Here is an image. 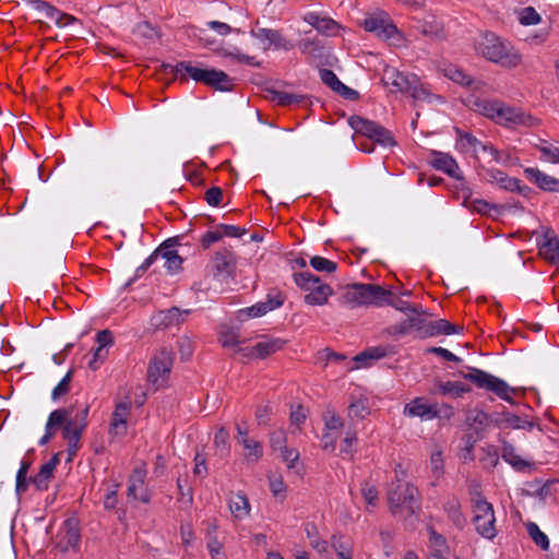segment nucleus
<instances>
[{"instance_id":"obj_35","label":"nucleus","mask_w":559,"mask_h":559,"mask_svg":"<svg viewBox=\"0 0 559 559\" xmlns=\"http://www.w3.org/2000/svg\"><path fill=\"white\" fill-rule=\"evenodd\" d=\"M489 421L488 414L483 411H471L466 416V424L477 433L483 432Z\"/></svg>"},{"instance_id":"obj_54","label":"nucleus","mask_w":559,"mask_h":559,"mask_svg":"<svg viewBox=\"0 0 559 559\" xmlns=\"http://www.w3.org/2000/svg\"><path fill=\"white\" fill-rule=\"evenodd\" d=\"M421 34L427 37L438 39L443 36V27L436 21H425L421 25Z\"/></svg>"},{"instance_id":"obj_38","label":"nucleus","mask_w":559,"mask_h":559,"mask_svg":"<svg viewBox=\"0 0 559 559\" xmlns=\"http://www.w3.org/2000/svg\"><path fill=\"white\" fill-rule=\"evenodd\" d=\"M370 304L376 307H382L384 305L388 306V301L390 300V297L393 296V292L390 289H385L380 285L371 284L370 289Z\"/></svg>"},{"instance_id":"obj_40","label":"nucleus","mask_w":559,"mask_h":559,"mask_svg":"<svg viewBox=\"0 0 559 559\" xmlns=\"http://www.w3.org/2000/svg\"><path fill=\"white\" fill-rule=\"evenodd\" d=\"M503 417L508 428L531 430L534 427L533 421L527 417L523 418L507 411H503Z\"/></svg>"},{"instance_id":"obj_19","label":"nucleus","mask_w":559,"mask_h":559,"mask_svg":"<svg viewBox=\"0 0 559 559\" xmlns=\"http://www.w3.org/2000/svg\"><path fill=\"white\" fill-rule=\"evenodd\" d=\"M266 93L272 102H276L281 106H308L310 104L306 95L281 92L274 88H266Z\"/></svg>"},{"instance_id":"obj_13","label":"nucleus","mask_w":559,"mask_h":559,"mask_svg":"<svg viewBox=\"0 0 559 559\" xmlns=\"http://www.w3.org/2000/svg\"><path fill=\"white\" fill-rule=\"evenodd\" d=\"M430 155V164L432 165L433 168L443 171L444 174L454 179H464V177L460 173V167L456 160L450 154L439 151H431Z\"/></svg>"},{"instance_id":"obj_28","label":"nucleus","mask_w":559,"mask_h":559,"mask_svg":"<svg viewBox=\"0 0 559 559\" xmlns=\"http://www.w3.org/2000/svg\"><path fill=\"white\" fill-rule=\"evenodd\" d=\"M66 528V544L60 546L62 552L68 551L69 548H78L81 540L80 528L78 522L74 519H67L63 523Z\"/></svg>"},{"instance_id":"obj_42","label":"nucleus","mask_w":559,"mask_h":559,"mask_svg":"<svg viewBox=\"0 0 559 559\" xmlns=\"http://www.w3.org/2000/svg\"><path fill=\"white\" fill-rule=\"evenodd\" d=\"M190 311H185L186 314H188ZM160 322L158 324H162L164 326H170L174 324H179L181 321H183V312L177 308L173 307L166 311L160 312Z\"/></svg>"},{"instance_id":"obj_34","label":"nucleus","mask_w":559,"mask_h":559,"mask_svg":"<svg viewBox=\"0 0 559 559\" xmlns=\"http://www.w3.org/2000/svg\"><path fill=\"white\" fill-rule=\"evenodd\" d=\"M415 100L421 102H431V98L435 97L432 93L425 86L424 83L420 82L417 75H413V81L409 86V91L407 93Z\"/></svg>"},{"instance_id":"obj_22","label":"nucleus","mask_w":559,"mask_h":559,"mask_svg":"<svg viewBox=\"0 0 559 559\" xmlns=\"http://www.w3.org/2000/svg\"><path fill=\"white\" fill-rule=\"evenodd\" d=\"M304 20L313 26L318 32L324 35H335L338 25L337 23L330 17H321L319 14L314 12H309L304 16Z\"/></svg>"},{"instance_id":"obj_63","label":"nucleus","mask_w":559,"mask_h":559,"mask_svg":"<svg viewBox=\"0 0 559 559\" xmlns=\"http://www.w3.org/2000/svg\"><path fill=\"white\" fill-rule=\"evenodd\" d=\"M266 307L262 301L257 302L255 305L241 309L239 311L240 317L246 316L248 318H259L266 314Z\"/></svg>"},{"instance_id":"obj_52","label":"nucleus","mask_w":559,"mask_h":559,"mask_svg":"<svg viewBox=\"0 0 559 559\" xmlns=\"http://www.w3.org/2000/svg\"><path fill=\"white\" fill-rule=\"evenodd\" d=\"M90 407L85 406L83 409L78 412L74 416H69V419L74 423L79 429L74 431V439H78L79 433H83L84 429L87 426V416H88Z\"/></svg>"},{"instance_id":"obj_12","label":"nucleus","mask_w":559,"mask_h":559,"mask_svg":"<svg viewBox=\"0 0 559 559\" xmlns=\"http://www.w3.org/2000/svg\"><path fill=\"white\" fill-rule=\"evenodd\" d=\"M425 319L421 314L408 316L406 320L386 328L385 332L392 336H404L412 330L416 331V337L423 340Z\"/></svg>"},{"instance_id":"obj_44","label":"nucleus","mask_w":559,"mask_h":559,"mask_svg":"<svg viewBox=\"0 0 559 559\" xmlns=\"http://www.w3.org/2000/svg\"><path fill=\"white\" fill-rule=\"evenodd\" d=\"M388 306L393 307L394 309L404 312V313H412V314H423L425 313L420 307L411 305L408 301H405L401 298H395L394 295L390 297V300L388 301Z\"/></svg>"},{"instance_id":"obj_2","label":"nucleus","mask_w":559,"mask_h":559,"mask_svg":"<svg viewBox=\"0 0 559 559\" xmlns=\"http://www.w3.org/2000/svg\"><path fill=\"white\" fill-rule=\"evenodd\" d=\"M476 51L491 62L502 66L516 67L521 57L512 52L509 44L500 39L495 33L486 32L475 45Z\"/></svg>"},{"instance_id":"obj_5","label":"nucleus","mask_w":559,"mask_h":559,"mask_svg":"<svg viewBox=\"0 0 559 559\" xmlns=\"http://www.w3.org/2000/svg\"><path fill=\"white\" fill-rule=\"evenodd\" d=\"M473 501V522L479 535L485 538L492 539L497 535L495 527V511L491 503H489L480 493H477Z\"/></svg>"},{"instance_id":"obj_23","label":"nucleus","mask_w":559,"mask_h":559,"mask_svg":"<svg viewBox=\"0 0 559 559\" xmlns=\"http://www.w3.org/2000/svg\"><path fill=\"white\" fill-rule=\"evenodd\" d=\"M471 386L460 381H437L433 386V393L461 397L471 391Z\"/></svg>"},{"instance_id":"obj_15","label":"nucleus","mask_w":559,"mask_h":559,"mask_svg":"<svg viewBox=\"0 0 559 559\" xmlns=\"http://www.w3.org/2000/svg\"><path fill=\"white\" fill-rule=\"evenodd\" d=\"M371 284L356 283L347 285L343 294V300L354 306H362L370 304Z\"/></svg>"},{"instance_id":"obj_39","label":"nucleus","mask_w":559,"mask_h":559,"mask_svg":"<svg viewBox=\"0 0 559 559\" xmlns=\"http://www.w3.org/2000/svg\"><path fill=\"white\" fill-rule=\"evenodd\" d=\"M331 546L336 552L338 559H352V549L343 535L334 534L331 537Z\"/></svg>"},{"instance_id":"obj_60","label":"nucleus","mask_w":559,"mask_h":559,"mask_svg":"<svg viewBox=\"0 0 559 559\" xmlns=\"http://www.w3.org/2000/svg\"><path fill=\"white\" fill-rule=\"evenodd\" d=\"M228 438H229V432L224 427H222L215 433L214 442H215L216 447L219 449L222 454H227L229 451Z\"/></svg>"},{"instance_id":"obj_56","label":"nucleus","mask_w":559,"mask_h":559,"mask_svg":"<svg viewBox=\"0 0 559 559\" xmlns=\"http://www.w3.org/2000/svg\"><path fill=\"white\" fill-rule=\"evenodd\" d=\"M319 74L321 81L325 85H328L333 92L338 91V87L341 86L342 82L338 80V78L332 70L321 69Z\"/></svg>"},{"instance_id":"obj_57","label":"nucleus","mask_w":559,"mask_h":559,"mask_svg":"<svg viewBox=\"0 0 559 559\" xmlns=\"http://www.w3.org/2000/svg\"><path fill=\"white\" fill-rule=\"evenodd\" d=\"M471 207L473 211L483 214V215H491V212L499 213L498 206L495 204H490L485 200L475 199L471 202Z\"/></svg>"},{"instance_id":"obj_29","label":"nucleus","mask_w":559,"mask_h":559,"mask_svg":"<svg viewBox=\"0 0 559 559\" xmlns=\"http://www.w3.org/2000/svg\"><path fill=\"white\" fill-rule=\"evenodd\" d=\"M229 510L236 519H243L249 514L250 503L247 496L242 492L234 495L229 499Z\"/></svg>"},{"instance_id":"obj_32","label":"nucleus","mask_w":559,"mask_h":559,"mask_svg":"<svg viewBox=\"0 0 559 559\" xmlns=\"http://www.w3.org/2000/svg\"><path fill=\"white\" fill-rule=\"evenodd\" d=\"M502 459L508 462L516 472H524L531 467V463L515 454L511 444H504L502 448Z\"/></svg>"},{"instance_id":"obj_33","label":"nucleus","mask_w":559,"mask_h":559,"mask_svg":"<svg viewBox=\"0 0 559 559\" xmlns=\"http://www.w3.org/2000/svg\"><path fill=\"white\" fill-rule=\"evenodd\" d=\"M71 414L72 409L68 408H58L52 411L46 423V428H48V430H52L53 433L58 428L63 429L64 425L69 421V416Z\"/></svg>"},{"instance_id":"obj_36","label":"nucleus","mask_w":559,"mask_h":559,"mask_svg":"<svg viewBox=\"0 0 559 559\" xmlns=\"http://www.w3.org/2000/svg\"><path fill=\"white\" fill-rule=\"evenodd\" d=\"M53 477V471L46 464H43L35 476L29 477V480L39 491L48 489L49 481Z\"/></svg>"},{"instance_id":"obj_9","label":"nucleus","mask_w":559,"mask_h":559,"mask_svg":"<svg viewBox=\"0 0 559 559\" xmlns=\"http://www.w3.org/2000/svg\"><path fill=\"white\" fill-rule=\"evenodd\" d=\"M212 267L214 276L218 280L234 278L237 269L235 252L227 248L216 251L212 258Z\"/></svg>"},{"instance_id":"obj_50","label":"nucleus","mask_w":559,"mask_h":559,"mask_svg":"<svg viewBox=\"0 0 559 559\" xmlns=\"http://www.w3.org/2000/svg\"><path fill=\"white\" fill-rule=\"evenodd\" d=\"M310 265L318 272L333 273L337 269V263L320 255L310 259Z\"/></svg>"},{"instance_id":"obj_53","label":"nucleus","mask_w":559,"mask_h":559,"mask_svg":"<svg viewBox=\"0 0 559 559\" xmlns=\"http://www.w3.org/2000/svg\"><path fill=\"white\" fill-rule=\"evenodd\" d=\"M542 17L539 13L533 7L524 8L521 13L519 21L522 25H536L540 22Z\"/></svg>"},{"instance_id":"obj_6","label":"nucleus","mask_w":559,"mask_h":559,"mask_svg":"<svg viewBox=\"0 0 559 559\" xmlns=\"http://www.w3.org/2000/svg\"><path fill=\"white\" fill-rule=\"evenodd\" d=\"M171 367L173 353L164 347L152 358L147 368V380L155 390L166 384Z\"/></svg>"},{"instance_id":"obj_10","label":"nucleus","mask_w":559,"mask_h":559,"mask_svg":"<svg viewBox=\"0 0 559 559\" xmlns=\"http://www.w3.org/2000/svg\"><path fill=\"white\" fill-rule=\"evenodd\" d=\"M360 25L366 32L374 33L378 37L383 39L392 38L399 33L396 26L384 12L366 16Z\"/></svg>"},{"instance_id":"obj_59","label":"nucleus","mask_w":559,"mask_h":559,"mask_svg":"<svg viewBox=\"0 0 559 559\" xmlns=\"http://www.w3.org/2000/svg\"><path fill=\"white\" fill-rule=\"evenodd\" d=\"M368 414V408L365 401H355L348 407V416L350 418L364 419Z\"/></svg>"},{"instance_id":"obj_61","label":"nucleus","mask_w":559,"mask_h":559,"mask_svg":"<svg viewBox=\"0 0 559 559\" xmlns=\"http://www.w3.org/2000/svg\"><path fill=\"white\" fill-rule=\"evenodd\" d=\"M273 33L274 35L270 37V41L264 47L265 49L270 48L271 46H274L275 48H283L285 50L293 48V44L286 40L278 31L274 29Z\"/></svg>"},{"instance_id":"obj_17","label":"nucleus","mask_w":559,"mask_h":559,"mask_svg":"<svg viewBox=\"0 0 559 559\" xmlns=\"http://www.w3.org/2000/svg\"><path fill=\"white\" fill-rule=\"evenodd\" d=\"M286 342L282 338H264L263 341L257 343L253 347L249 349L247 354L248 357H255L264 359L272 354L281 350Z\"/></svg>"},{"instance_id":"obj_25","label":"nucleus","mask_w":559,"mask_h":559,"mask_svg":"<svg viewBox=\"0 0 559 559\" xmlns=\"http://www.w3.org/2000/svg\"><path fill=\"white\" fill-rule=\"evenodd\" d=\"M130 403L120 402L116 405V408L111 415L110 427L116 435H124L127 432V419L130 413Z\"/></svg>"},{"instance_id":"obj_47","label":"nucleus","mask_w":559,"mask_h":559,"mask_svg":"<svg viewBox=\"0 0 559 559\" xmlns=\"http://www.w3.org/2000/svg\"><path fill=\"white\" fill-rule=\"evenodd\" d=\"M26 3L33 9L44 12L46 17L50 20H55L57 14H59V9L45 0H26Z\"/></svg>"},{"instance_id":"obj_30","label":"nucleus","mask_w":559,"mask_h":559,"mask_svg":"<svg viewBox=\"0 0 559 559\" xmlns=\"http://www.w3.org/2000/svg\"><path fill=\"white\" fill-rule=\"evenodd\" d=\"M454 132L457 136L456 147L460 152L467 153L472 151L476 153V144H480V141L475 135L457 127L454 128Z\"/></svg>"},{"instance_id":"obj_48","label":"nucleus","mask_w":559,"mask_h":559,"mask_svg":"<svg viewBox=\"0 0 559 559\" xmlns=\"http://www.w3.org/2000/svg\"><path fill=\"white\" fill-rule=\"evenodd\" d=\"M262 302L266 307V311L270 312V311L275 310L284 305L285 295L281 290L274 288L269 292L265 300Z\"/></svg>"},{"instance_id":"obj_46","label":"nucleus","mask_w":559,"mask_h":559,"mask_svg":"<svg viewBox=\"0 0 559 559\" xmlns=\"http://www.w3.org/2000/svg\"><path fill=\"white\" fill-rule=\"evenodd\" d=\"M133 33L138 37H142V38H145V39H148L152 41H154L155 39H157L159 37L158 29L156 27H154L148 22H141V23L136 24Z\"/></svg>"},{"instance_id":"obj_45","label":"nucleus","mask_w":559,"mask_h":559,"mask_svg":"<svg viewBox=\"0 0 559 559\" xmlns=\"http://www.w3.org/2000/svg\"><path fill=\"white\" fill-rule=\"evenodd\" d=\"M181 237L169 238L164 241L156 250H154L151 254L157 253V259L162 258L165 261L168 257H173L174 254H178L177 250L174 249L175 246L179 245V240Z\"/></svg>"},{"instance_id":"obj_62","label":"nucleus","mask_w":559,"mask_h":559,"mask_svg":"<svg viewBox=\"0 0 559 559\" xmlns=\"http://www.w3.org/2000/svg\"><path fill=\"white\" fill-rule=\"evenodd\" d=\"M205 201L211 206H218L223 201V190L219 187H212L205 191Z\"/></svg>"},{"instance_id":"obj_27","label":"nucleus","mask_w":559,"mask_h":559,"mask_svg":"<svg viewBox=\"0 0 559 559\" xmlns=\"http://www.w3.org/2000/svg\"><path fill=\"white\" fill-rule=\"evenodd\" d=\"M348 123L355 130V132L366 136L369 140L376 135L378 128L380 127V124L377 122L356 115L349 117Z\"/></svg>"},{"instance_id":"obj_21","label":"nucleus","mask_w":559,"mask_h":559,"mask_svg":"<svg viewBox=\"0 0 559 559\" xmlns=\"http://www.w3.org/2000/svg\"><path fill=\"white\" fill-rule=\"evenodd\" d=\"M413 75H405L396 69H388L384 71L382 81L385 85H392L401 93H407L413 81Z\"/></svg>"},{"instance_id":"obj_8","label":"nucleus","mask_w":559,"mask_h":559,"mask_svg":"<svg viewBox=\"0 0 559 559\" xmlns=\"http://www.w3.org/2000/svg\"><path fill=\"white\" fill-rule=\"evenodd\" d=\"M493 121L510 128L513 126H533L535 119L522 109L508 106L500 100Z\"/></svg>"},{"instance_id":"obj_11","label":"nucleus","mask_w":559,"mask_h":559,"mask_svg":"<svg viewBox=\"0 0 559 559\" xmlns=\"http://www.w3.org/2000/svg\"><path fill=\"white\" fill-rule=\"evenodd\" d=\"M146 471L136 467L128 478V497L143 503L151 502V493L145 487Z\"/></svg>"},{"instance_id":"obj_24","label":"nucleus","mask_w":559,"mask_h":559,"mask_svg":"<svg viewBox=\"0 0 559 559\" xmlns=\"http://www.w3.org/2000/svg\"><path fill=\"white\" fill-rule=\"evenodd\" d=\"M484 179L488 182H497L502 189L514 192L519 188V179L509 177L498 169H484Z\"/></svg>"},{"instance_id":"obj_31","label":"nucleus","mask_w":559,"mask_h":559,"mask_svg":"<svg viewBox=\"0 0 559 559\" xmlns=\"http://www.w3.org/2000/svg\"><path fill=\"white\" fill-rule=\"evenodd\" d=\"M388 355V350L383 346L370 347L354 357V361L356 362L354 366H349L347 370H354L359 367V364L362 365L367 360H377L383 358Z\"/></svg>"},{"instance_id":"obj_3","label":"nucleus","mask_w":559,"mask_h":559,"mask_svg":"<svg viewBox=\"0 0 559 559\" xmlns=\"http://www.w3.org/2000/svg\"><path fill=\"white\" fill-rule=\"evenodd\" d=\"M467 372L463 370L457 372V376L471 381L479 389H485L495 393L498 397L504 400L511 405H516V402L511 394H516L518 389L511 388L506 381L499 379L481 369L466 366Z\"/></svg>"},{"instance_id":"obj_51","label":"nucleus","mask_w":559,"mask_h":559,"mask_svg":"<svg viewBox=\"0 0 559 559\" xmlns=\"http://www.w3.org/2000/svg\"><path fill=\"white\" fill-rule=\"evenodd\" d=\"M73 370H69L61 381L55 386L51 393L52 400H58L70 391V382L72 380Z\"/></svg>"},{"instance_id":"obj_43","label":"nucleus","mask_w":559,"mask_h":559,"mask_svg":"<svg viewBox=\"0 0 559 559\" xmlns=\"http://www.w3.org/2000/svg\"><path fill=\"white\" fill-rule=\"evenodd\" d=\"M239 443H241L247 450V453L245 454L247 459L258 461L263 455L262 444L259 441L250 438H242L239 440Z\"/></svg>"},{"instance_id":"obj_41","label":"nucleus","mask_w":559,"mask_h":559,"mask_svg":"<svg viewBox=\"0 0 559 559\" xmlns=\"http://www.w3.org/2000/svg\"><path fill=\"white\" fill-rule=\"evenodd\" d=\"M526 531L534 543L539 546L543 550H548L549 539L545 533H543L538 525L534 522L526 523Z\"/></svg>"},{"instance_id":"obj_4","label":"nucleus","mask_w":559,"mask_h":559,"mask_svg":"<svg viewBox=\"0 0 559 559\" xmlns=\"http://www.w3.org/2000/svg\"><path fill=\"white\" fill-rule=\"evenodd\" d=\"M294 282L301 289L309 292L304 300L308 305L322 306L328 302L329 296L333 295L330 285L323 284L321 278L310 272H299L294 274Z\"/></svg>"},{"instance_id":"obj_16","label":"nucleus","mask_w":559,"mask_h":559,"mask_svg":"<svg viewBox=\"0 0 559 559\" xmlns=\"http://www.w3.org/2000/svg\"><path fill=\"white\" fill-rule=\"evenodd\" d=\"M462 331L463 326L453 324L445 319H439L436 321H427L425 319L423 340L437 335H450L454 333H461Z\"/></svg>"},{"instance_id":"obj_37","label":"nucleus","mask_w":559,"mask_h":559,"mask_svg":"<svg viewBox=\"0 0 559 559\" xmlns=\"http://www.w3.org/2000/svg\"><path fill=\"white\" fill-rule=\"evenodd\" d=\"M500 100L497 99H475L474 110L491 120L496 118V111Z\"/></svg>"},{"instance_id":"obj_49","label":"nucleus","mask_w":559,"mask_h":559,"mask_svg":"<svg viewBox=\"0 0 559 559\" xmlns=\"http://www.w3.org/2000/svg\"><path fill=\"white\" fill-rule=\"evenodd\" d=\"M78 429L79 427L70 419L62 429V437L68 441L69 449L73 451L78 449L79 442L82 438V433H79L78 439H74V431H76Z\"/></svg>"},{"instance_id":"obj_14","label":"nucleus","mask_w":559,"mask_h":559,"mask_svg":"<svg viewBox=\"0 0 559 559\" xmlns=\"http://www.w3.org/2000/svg\"><path fill=\"white\" fill-rule=\"evenodd\" d=\"M539 254L549 264L559 265V237L548 230L538 242Z\"/></svg>"},{"instance_id":"obj_1","label":"nucleus","mask_w":559,"mask_h":559,"mask_svg":"<svg viewBox=\"0 0 559 559\" xmlns=\"http://www.w3.org/2000/svg\"><path fill=\"white\" fill-rule=\"evenodd\" d=\"M386 499L392 514H397L402 508L406 510L408 516L416 515L421 510L418 489L399 479L389 486Z\"/></svg>"},{"instance_id":"obj_18","label":"nucleus","mask_w":559,"mask_h":559,"mask_svg":"<svg viewBox=\"0 0 559 559\" xmlns=\"http://www.w3.org/2000/svg\"><path fill=\"white\" fill-rule=\"evenodd\" d=\"M404 414L409 417H419L424 420L437 418L438 414L435 412V405H429L420 397L407 403L404 407Z\"/></svg>"},{"instance_id":"obj_7","label":"nucleus","mask_w":559,"mask_h":559,"mask_svg":"<svg viewBox=\"0 0 559 559\" xmlns=\"http://www.w3.org/2000/svg\"><path fill=\"white\" fill-rule=\"evenodd\" d=\"M160 67L166 74H173L175 79H179L181 82H187L190 78L198 83L204 84L210 72V69L200 68L191 61H179L175 66L163 63Z\"/></svg>"},{"instance_id":"obj_58","label":"nucleus","mask_w":559,"mask_h":559,"mask_svg":"<svg viewBox=\"0 0 559 559\" xmlns=\"http://www.w3.org/2000/svg\"><path fill=\"white\" fill-rule=\"evenodd\" d=\"M371 140L379 143L382 146L396 145V142L394 141L391 131L382 126L378 128L376 135Z\"/></svg>"},{"instance_id":"obj_64","label":"nucleus","mask_w":559,"mask_h":559,"mask_svg":"<svg viewBox=\"0 0 559 559\" xmlns=\"http://www.w3.org/2000/svg\"><path fill=\"white\" fill-rule=\"evenodd\" d=\"M223 237L224 234L217 227L214 230H207L201 238V246L203 249H209L212 243L219 241Z\"/></svg>"},{"instance_id":"obj_26","label":"nucleus","mask_w":559,"mask_h":559,"mask_svg":"<svg viewBox=\"0 0 559 559\" xmlns=\"http://www.w3.org/2000/svg\"><path fill=\"white\" fill-rule=\"evenodd\" d=\"M526 178L533 180L540 189L545 191H557L559 180L544 174L537 168H526L524 170Z\"/></svg>"},{"instance_id":"obj_55","label":"nucleus","mask_w":559,"mask_h":559,"mask_svg":"<svg viewBox=\"0 0 559 559\" xmlns=\"http://www.w3.org/2000/svg\"><path fill=\"white\" fill-rule=\"evenodd\" d=\"M445 511L448 513L449 519L454 523L455 526L463 527L465 519L462 512L460 511V506L456 501L449 502L445 506Z\"/></svg>"},{"instance_id":"obj_20","label":"nucleus","mask_w":559,"mask_h":559,"mask_svg":"<svg viewBox=\"0 0 559 559\" xmlns=\"http://www.w3.org/2000/svg\"><path fill=\"white\" fill-rule=\"evenodd\" d=\"M204 85L216 91L230 92L234 88V79L222 70L210 69Z\"/></svg>"}]
</instances>
